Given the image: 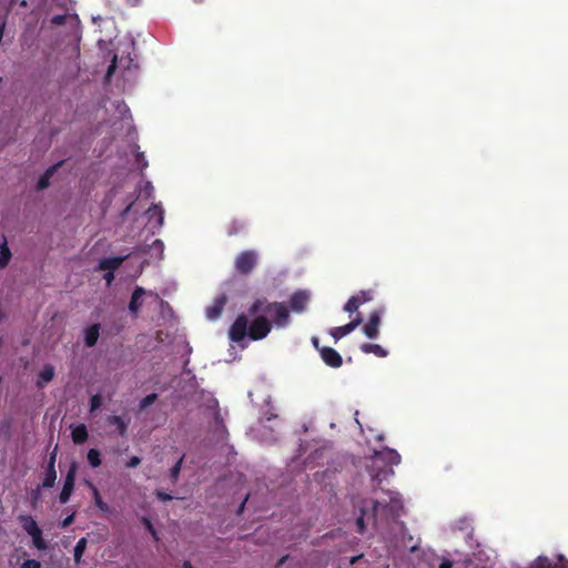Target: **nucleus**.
<instances>
[{
	"instance_id": "nucleus-1",
	"label": "nucleus",
	"mask_w": 568,
	"mask_h": 568,
	"mask_svg": "<svg viewBox=\"0 0 568 568\" xmlns=\"http://www.w3.org/2000/svg\"><path fill=\"white\" fill-rule=\"evenodd\" d=\"M285 327L290 324V310L281 302H270L265 297L256 298L247 310L240 314L229 329L232 342L240 343L246 336L252 341L265 338L272 325Z\"/></svg>"
},
{
	"instance_id": "nucleus-2",
	"label": "nucleus",
	"mask_w": 568,
	"mask_h": 568,
	"mask_svg": "<svg viewBox=\"0 0 568 568\" xmlns=\"http://www.w3.org/2000/svg\"><path fill=\"white\" fill-rule=\"evenodd\" d=\"M388 496H389V500H388V503H386L384 505L379 500L372 501L374 517L377 516L379 508L383 511H386L387 515L393 519H396L400 516V514L403 511V503H402L399 495L397 493L389 491Z\"/></svg>"
},
{
	"instance_id": "nucleus-3",
	"label": "nucleus",
	"mask_w": 568,
	"mask_h": 568,
	"mask_svg": "<svg viewBox=\"0 0 568 568\" xmlns=\"http://www.w3.org/2000/svg\"><path fill=\"white\" fill-rule=\"evenodd\" d=\"M257 265V253L253 250L241 252L235 258V270L242 275L250 274Z\"/></svg>"
},
{
	"instance_id": "nucleus-4",
	"label": "nucleus",
	"mask_w": 568,
	"mask_h": 568,
	"mask_svg": "<svg viewBox=\"0 0 568 568\" xmlns=\"http://www.w3.org/2000/svg\"><path fill=\"white\" fill-rule=\"evenodd\" d=\"M75 473H77V466H75V464H72L67 473L62 490L59 495L60 504H67L69 501V499L73 493V489H74Z\"/></svg>"
},
{
	"instance_id": "nucleus-5",
	"label": "nucleus",
	"mask_w": 568,
	"mask_h": 568,
	"mask_svg": "<svg viewBox=\"0 0 568 568\" xmlns=\"http://www.w3.org/2000/svg\"><path fill=\"white\" fill-rule=\"evenodd\" d=\"M362 322H363V317L361 316V314H357L355 316V318H353L349 323H347L343 326L333 327L331 329L329 334L335 339V342H337L342 337L352 333L357 326H359L362 324Z\"/></svg>"
},
{
	"instance_id": "nucleus-6",
	"label": "nucleus",
	"mask_w": 568,
	"mask_h": 568,
	"mask_svg": "<svg viewBox=\"0 0 568 568\" xmlns=\"http://www.w3.org/2000/svg\"><path fill=\"white\" fill-rule=\"evenodd\" d=\"M320 355L322 361L329 367L338 368L343 364V358L341 354L329 346H323L320 349Z\"/></svg>"
},
{
	"instance_id": "nucleus-7",
	"label": "nucleus",
	"mask_w": 568,
	"mask_h": 568,
	"mask_svg": "<svg viewBox=\"0 0 568 568\" xmlns=\"http://www.w3.org/2000/svg\"><path fill=\"white\" fill-rule=\"evenodd\" d=\"M379 325L381 314L379 312L375 311L371 313L368 322L363 327V332L368 338L374 339L379 334Z\"/></svg>"
},
{
	"instance_id": "nucleus-8",
	"label": "nucleus",
	"mask_w": 568,
	"mask_h": 568,
	"mask_svg": "<svg viewBox=\"0 0 568 568\" xmlns=\"http://www.w3.org/2000/svg\"><path fill=\"white\" fill-rule=\"evenodd\" d=\"M310 296L306 292L297 291L290 297V308L294 312H303L306 308Z\"/></svg>"
},
{
	"instance_id": "nucleus-9",
	"label": "nucleus",
	"mask_w": 568,
	"mask_h": 568,
	"mask_svg": "<svg viewBox=\"0 0 568 568\" xmlns=\"http://www.w3.org/2000/svg\"><path fill=\"white\" fill-rule=\"evenodd\" d=\"M225 304H226V296H225L224 294H222V295L217 296V297L214 300L213 304H212V305H210V306L206 308V312H205L206 317H207L210 321H215V320H217V318L221 316V314H222V312H223V310H224Z\"/></svg>"
},
{
	"instance_id": "nucleus-10",
	"label": "nucleus",
	"mask_w": 568,
	"mask_h": 568,
	"mask_svg": "<svg viewBox=\"0 0 568 568\" xmlns=\"http://www.w3.org/2000/svg\"><path fill=\"white\" fill-rule=\"evenodd\" d=\"M145 295V290L141 286H136L132 292L131 300L129 303V311L134 316H138L139 311L143 303V296Z\"/></svg>"
},
{
	"instance_id": "nucleus-11",
	"label": "nucleus",
	"mask_w": 568,
	"mask_h": 568,
	"mask_svg": "<svg viewBox=\"0 0 568 568\" xmlns=\"http://www.w3.org/2000/svg\"><path fill=\"white\" fill-rule=\"evenodd\" d=\"M212 432L217 443L225 442L227 439L229 433L226 426L224 424L222 416L217 412L214 415V427Z\"/></svg>"
},
{
	"instance_id": "nucleus-12",
	"label": "nucleus",
	"mask_w": 568,
	"mask_h": 568,
	"mask_svg": "<svg viewBox=\"0 0 568 568\" xmlns=\"http://www.w3.org/2000/svg\"><path fill=\"white\" fill-rule=\"evenodd\" d=\"M148 215H149V221L151 223H153V221H154V226L161 227L163 225V223H164V210L162 209V206L160 204H153L148 210Z\"/></svg>"
},
{
	"instance_id": "nucleus-13",
	"label": "nucleus",
	"mask_w": 568,
	"mask_h": 568,
	"mask_svg": "<svg viewBox=\"0 0 568 568\" xmlns=\"http://www.w3.org/2000/svg\"><path fill=\"white\" fill-rule=\"evenodd\" d=\"M100 324L90 325L84 332V344L87 347H93L100 335Z\"/></svg>"
},
{
	"instance_id": "nucleus-14",
	"label": "nucleus",
	"mask_w": 568,
	"mask_h": 568,
	"mask_svg": "<svg viewBox=\"0 0 568 568\" xmlns=\"http://www.w3.org/2000/svg\"><path fill=\"white\" fill-rule=\"evenodd\" d=\"M567 565L568 561L564 556H559V561L555 565L547 557H538L532 568H566Z\"/></svg>"
},
{
	"instance_id": "nucleus-15",
	"label": "nucleus",
	"mask_w": 568,
	"mask_h": 568,
	"mask_svg": "<svg viewBox=\"0 0 568 568\" xmlns=\"http://www.w3.org/2000/svg\"><path fill=\"white\" fill-rule=\"evenodd\" d=\"M72 440L75 445H82L88 440L89 434L84 424L77 425L71 433Z\"/></svg>"
},
{
	"instance_id": "nucleus-16",
	"label": "nucleus",
	"mask_w": 568,
	"mask_h": 568,
	"mask_svg": "<svg viewBox=\"0 0 568 568\" xmlns=\"http://www.w3.org/2000/svg\"><path fill=\"white\" fill-rule=\"evenodd\" d=\"M124 257L115 256L103 258L99 263V268L102 271H115L123 263Z\"/></svg>"
},
{
	"instance_id": "nucleus-17",
	"label": "nucleus",
	"mask_w": 568,
	"mask_h": 568,
	"mask_svg": "<svg viewBox=\"0 0 568 568\" xmlns=\"http://www.w3.org/2000/svg\"><path fill=\"white\" fill-rule=\"evenodd\" d=\"M361 351L365 354H374L377 357H386L388 352L379 344L364 343L361 345Z\"/></svg>"
},
{
	"instance_id": "nucleus-18",
	"label": "nucleus",
	"mask_w": 568,
	"mask_h": 568,
	"mask_svg": "<svg viewBox=\"0 0 568 568\" xmlns=\"http://www.w3.org/2000/svg\"><path fill=\"white\" fill-rule=\"evenodd\" d=\"M19 520L21 523L23 530L29 536L40 530V527L38 526L37 521L31 516L22 515L19 517Z\"/></svg>"
},
{
	"instance_id": "nucleus-19",
	"label": "nucleus",
	"mask_w": 568,
	"mask_h": 568,
	"mask_svg": "<svg viewBox=\"0 0 568 568\" xmlns=\"http://www.w3.org/2000/svg\"><path fill=\"white\" fill-rule=\"evenodd\" d=\"M61 163H57L52 166H50L38 180V183H37V190L39 191H42L44 189H47L50 184V179L52 178V175L54 174L57 168L60 165Z\"/></svg>"
},
{
	"instance_id": "nucleus-20",
	"label": "nucleus",
	"mask_w": 568,
	"mask_h": 568,
	"mask_svg": "<svg viewBox=\"0 0 568 568\" xmlns=\"http://www.w3.org/2000/svg\"><path fill=\"white\" fill-rule=\"evenodd\" d=\"M54 377V368L51 365H45L39 374L37 382L38 387H43L44 384L51 382Z\"/></svg>"
},
{
	"instance_id": "nucleus-21",
	"label": "nucleus",
	"mask_w": 568,
	"mask_h": 568,
	"mask_svg": "<svg viewBox=\"0 0 568 568\" xmlns=\"http://www.w3.org/2000/svg\"><path fill=\"white\" fill-rule=\"evenodd\" d=\"M108 423L116 426L120 436L124 437L126 435L128 424L124 422L122 417L115 415L109 416Z\"/></svg>"
},
{
	"instance_id": "nucleus-22",
	"label": "nucleus",
	"mask_w": 568,
	"mask_h": 568,
	"mask_svg": "<svg viewBox=\"0 0 568 568\" xmlns=\"http://www.w3.org/2000/svg\"><path fill=\"white\" fill-rule=\"evenodd\" d=\"M11 258V252L8 247L7 241L4 240L3 243L0 245V268H4Z\"/></svg>"
},
{
	"instance_id": "nucleus-23",
	"label": "nucleus",
	"mask_w": 568,
	"mask_h": 568,
	"mask_svg": "<svg viewBox=\"0 0 568 568\" xmlns=\"http://www.w3.org/2000/svg\"><path fill=\"white\" fill-rule=\"evenodd\" d=\"M57 480V470L45 468L44 478L41 484L42 488H52Z\"/></svg>"
},
{
	"instance_id": "nucleus-24",
	"label": "nucleus",
	"mask_w": 568,
	"mask_h": 568,
	"mask_svg": "<svg viewBox=\"0 0 568 568\" xmlns=\"http://www.w3.org/2000/svg\"><path fill=\"white\" fill-rule=\"evenodd\" d=\"M245 229V224L242 221L233 220L229 225L226 233L229 236L237 235Z\"/></svg>"
},
{
	"instance_id": "nucleus-25",
	"label": "nucleus",
	"mask_w": 568,
	"mask_h": 568,
	"mask_svg": "<svg viewBox=\"0 0 568 568\" xmlns=\"http://www.w3.org/2000/svg\"><path fill=\"white\" fill-rule=\"evenodd\" d=\"M87 458H88V462H89L90 466L93 467V468L99 467L101 465V463H102L101 454L95 448L89 449Z\"/></svg>"
},
{
	"instance_id": "nucleus-26",
	"label": "nucleus",
	"mask_w": 568,
	"mask_h": 568,
	"mask_svg": "<svg viewBox=\"0 0 568 568\" xmlns=\"http://www.w3.org/2000/svg\"><path fill=\"white\" fill-rule=\"evenodd\" d=\"M85 548H87V539L85 538L79 539L78 542L75 544L74 550H73V556H74L75 562H80V560L85 551Z\"/></svg>"
},
{
	"instance_id": "nucleus-27",
	"label": "nucleus",
	"mask_w": 568,
	"mask_h": 568,
	"mask_svg": "<svg viewBox=\"0 0 568 568\" xmlns=\"http://www.w3.org/2000/svg\"><path fill=\"white\" fill-rule=\"evenodd\" d=\"M30 537L32 538V544L38 550H45L48 548V545L45 540L42 538V530L31 534Z\"/></svg>"
},
{
	"instance_id": "nucleus-28",
	"label": "nucleus",
	"mask_w": 568,
	"mask_h": 568,
	"mask_svg": "<svg viewBox=\"0 0 568 568\" xmlns=\"http://www.w3.org/2000/svg\"><path fill=\"white\" fill-rule=\"evenodd\" d=\"M353 297H355L357 300L359 305H363L373 300L374 292L372 290L361 291L356 295H353Z\"/></svg>"
},
{
	"instance_id": "nucleus-29",
	"label": "nucleus",
	"mask_w": 568,
	"mask_h": 568,
	"mask_svg": "<svg viewBox=\"0 0 568 568\" xmlns=\"http://www.w3.org/2000/svg\"><path fill=\"white\" fill-rule=\"evenodd\" d=\"M184 456H182L171 468L170 470V478L173 483H176L180 476L182 463H183Z\"/></svg>"
},
{
	"instance_id": "nucleus-30",
	"label": "nucleus",
	"mask_w": 568,
	"mask_h": 568,
	"mask_svg": "<svg viewBox=\"0 0 568 568\" xmlns=\"http://www.w3.org/2000/svg\"><path fill=\"white\" fill-rule=\"evenodd\" d=\"M93 497H94V503L100 510H102V511L109 510L108 504L103 501L102 497L100 496L99 490L95 487H93Z\"/></svg>"
},
{
	"instance_id": "nucleus-31",
	"label": "nucleus",
	"mask_w": 568,
	"mask_h": 568,
	"mask_svg": "<svg viewBox=\"0 0 568 568\" xmlns=\"http://www.w3.org/2000/svg\"><path fill=\"white\" fill-rule=\"evenodd\" d=\"M359 306L361 305L358 304L357 300L352 296V297H349V300L344 305V311L346 313L352 314V313L356 312L359 308Z\"/></svg>"
},
{
	"instance_id": "nucleus-32",
	"label": "nucleus",
	"mask_w": 568,
	"mask_h": 568,
	"mask_svg": "<svg viewBox=\"0 0 568 568\" xmlns=\"http://www.w3.org/2000/svg\"><path fill=\"white\" fill-rule=\"evenodd\" d=\"M158 398V395L155 393L146 395L144 398L140 402V409H145L146 407L151 406Z\"/></svg>"
},
{
	"instance_id": "nucleus-33",
	"label": "nucleus",
	"mask_w": 568,
	"mask_h": 568,
	"mask_svg": "<svg viewBox=\"0 0 568 568\" xmlns=\"http://www.w3.org/2000/svg\"><path fill=\"white\" fill-rule=\"evenodd\" d=\"M102 405V398L99 394L92 395L90 398V412H95Z\"/></svg>"
},
{
	"instance_id": "nucleus-34",
	"label": "nucleus",
	"mask_w": 568,
	"mask_h": 568,
	"mask_svg": "<svg viewBox=\"0 0 568 568\" xmlns=\"http://www.w3.org/2000/svg\"><path fill=\"white\" fill-rule=\"evenodd\" d=\"M57 453H58V447L55 446L49 456V460L47 464L48 469H55Z\"/></svg>"
},
{
	"instance_id": "nucleus-35",
	"label": "nucleus",
	"mask_w": 568,
	"mask_h": 568,
	"mask_svg": "<svg viewBox=\"0 0 568 568\" xmlns=\"http://www.w3.org/2000/svg\"><path fill=\"white\" fill-rule=\"evenodd\" d=\"M67 16L65 14H55L51 18V23L54 26H62L65 23Z\"/></svg>"
},
{
	"instance_id": "nucleus-36",
	"label": "nucleus",
	"mask_w": 568,
	"mask_h": 568,
	"mask_svg": "<svg viewBox=\"0 0 568 568\" xmlns=\"http://www.w3.org/2000/svg\"><path fill=\"white\" fill-rule=\"evenodd\" d=\"M155 496L158 499L162 500V501H169V500H172L173 499V496L169 493H165L163 490H160L158 489L155 491Z\"/></svg>"
},
{
	"instance_id": "nucleus-37",
	"label": "nucleus",
	"mask_w": 568,
	"mask_h": 568,
	"mask_svg": "<svg viewBox=\"0 0 568 568\" xmlns=\"http://www.w3.org/2000/svg\"><path fill=\"white\" fill-rule=\"evenodd\" d=\"M357 532L363 534L365 531L366 525L364 521V511L362 510V515L356 519Z\"/></svg>"
},
{
	"instance_id": "nucleus-38",
	"label": "nucleus",
	"mask_w": 568,
	"mask_h": 568,
	"mask_svg": "<svg viewBox=\"0 0 568 568\" xmlns=\"http://www.w3.org/2000/svg\"><path fill=\"white\" fill-rule=\"evenodd\" d=\"M22 568H41V564L40 561L36 560V559H27L22 566Z\"/></svg>"
},
{
	"instance_id": "nucleus-39",
	"label": "nucleus",
	"mask_w": 568,
	"mask_h": 568,
	"mask_svg": "<svg viewBox=\"0 0 568 568\" xmlns=\"http://www.w3.org/2000/svg\"><path fill=\"white\" fill-rule=\"evenodd\" d=\"M388 454L390 456V463L397 465L400 462L399 454L394 449H388Z\"/></svg>"
},
{
	"instance_id": "nucleus-40",
	"label": "nucleus",
	"mask_w": 568,
	"mask_h": 568,
	"mask_svg": "<svg viewBox=\"0 0 568 568\" xmlns=\"http://www.w3.org/2000/svg\"><path fill=\"white\" fill-rule=\"evenodd\" d=\"M141 464V459L138 456H132L129 462L126 463V467L134 468L138 467Z\"/></svg>"
},
{
	"instance_id": "nucleus-41",
	"label": "nucleus",
	"mask_w": 568,
	"mask_h": 568,
	"mask_svg": "<svg viewBox=\"0 0 568 568\" xmlns=\"http://www.w3.org/2000/svg\"><path fill=\"white\" fill-rule=\"evenodd\" d=\"M141 521H142L143 526L145 527V529H146L149 532H150L151 530H153L154 526H153V524H152V521L150 520V518H149V517L143 516V517L141 518Z\"/></svg>"
},
{
	"instance_id": "nucleus-42",
	"label": "nucleus",
	"mask_w": 568,
	"mask_h": 568,
	"mask_svg": "<svg viewBox=\"0 0 568 568\" xmlns=\"http://www.w3.org/2000/svg\"><path fill=\"white\" fill-rule=\"evenodd\" d=\"M73 520H74V514H71L61 521V527L67 528L68 526H70L73 523Z\"/></svg>"
},
{
	"instance_id": "nucleus-43",
	"label": "nucleus",
	"mask_w": 568,
	"mask_h": 568,
	"mask_svg": "<svg viewBox=\"0 0 568 568\" xmlns=\"http://www.w3.org/2000/svg\"><path fill=\"white\" fill-rule=\"evenodd\" d=\"M136 162H138L139 165H141V169H144L145 166H148V163L144 160L143 153H138Z\"/></svg>"
},
{
	"instance_id": "nucleus-44",
	"label": "nucleus",
	"mask_w": 568,
	"mask_h": 568,
	"mask_svg": "<svg viewBox=\"0 0 568 568\" xmlns=\"http://www.w3.org/2000/svg\"><path fill=\"white\" fill-rule=\"evenodd\" d=\"M312 344H313V346H314L318 352H320V349L323 347V346H321V345H320V339H318V337H316V336L312 337Z\"/></svg>"
},
{
	"instance_id": "nucleus-45",
	"label": "nucleus",
	"mask_w": 568,
	"mask_h": 568,
	"mask_svg": "<svg viewBox=\"0 0 568 568\" xmlns=\"http://www.w3.org/2000/svg\"><path fill=\"white\" fill-rule=\"evenodd\" d=\"M453 567V564L450 560L448 559H444L440 565H439V568H452Z\"/></svg>"
},
{
	"instance_id": "nucleus-46",
	"label": "nucleus",
	"mask_w": 568,
	"mask_h": 568,
	"mask_svg": "<svg viewBox=\"0 0 568 568\" xmlns=\"http://www.w3.org/2000/svg\"><path fill=\"white\" fill-rule=\"evenodd\" d=\"M150 534H151L152 538L154 539V541L160 540L159 532L156 531L155 528H153V530H151Z\"/></svg>"
},
{
	"instance_id": "nucleus-47",
	"label": "nucleus",
	"mask_w": 568,
	"mask_h": 568,
	"mask_svg": "<svg viewBox=\"0 0 568 568\" xmlns=\"http://www.w3.org/2000/svg\"><path fill=\"white\" fill-rule=\"evenodd\" d=\"M104 277L110 283L114 278L113 271H109Z\"/></svg>"
},
{
	"instance_id": "nucleus-48",
	"label": "nucleus",
	"mask_w": 568,
	"mask_h": 568,
	"mask_svg": "<svg viewBox=\"0 0 568 568\" xmlns=\"http://www.w3.org/2000/svg\"><path fill=\"white\" fill-rule=\"evenodd\" d=\"M183 568H193L192 564L189 560H185L182 565Z\"/></svg>"
},
{
	"instance_id": "nucleus-49",
	"label": "nucleus",
	"mask_w": 568,
	"mask_h": 568,
	"mask_svg": "<svg viewBox=\"0 0 568 568\" xmlns=\"http://www.w3.org/2000/svg\"><path fill=\"white\" fill-rule=\"evenodd\" d=\"M126 2L131 6H136L140 2V0H126Z\"/></svg>"
},
{
	"instance_id": "nucleus-50",
	"label": "nucleus",
	"mask_w": 568,
	"mask_h": 568,
	"mask_svg": "<svg viewBox=\"0 0 568 568\" xmlns=\"http://www.w3.org/2000/svg\"><path fill=\"white\" fill-rule=\"evenodd\" d=\"M114 63H115V60L112 62V64L109 67L108 69V73H111L114 69Z\"/></svg>"
},
{
	"instance_id": "nucleus-51",
	"label": "nucleus",
	"mask_w": 568,
	"mask_h": 568,
	"mask_svg": "<svg viewBox=\"0 0 568 568\" xmlns=\"http://www.w3.org/2000/svg\"><path fill=\"white\" fill-rule=\"evenodd\" d=\"M399 526H400L402 531L405 532L406 531L405 524L403 521H400Z\"/></svg>"
},
{
	"instance_id": "nucleus-52",
	"label": "nucleus",
	"mask_w": 568,
	"mask_h": 568,
	"mask_svg": "<svg viewBox=\"0 0 568 568\" xmlns=\"http://www.w3.org/2000/svg\"><path fill=\"white\" fill-rule=\"evenodd\" d=\"M244 506H245V500H244V501L241 504V506L239 507V513L243 511Z\"/></svg>"
},
{
	"instance_id": "nucleus-53",
	"label": "nucleus",
	"mask_w": 568,
	"mask_h": 568,
	"mask_svg": "<svg viewBox=\"0 0 568 568\" xmlns=\"http://www.w3.org/2000/svg\"><path fill=\"white\" fill-rule=\"evenodd\" d=\"M409 549H410V551L413 552V551L417 550V546H416V545H414V546L409 547Z\"/></svg>"
},
{
	"instance_id": "nucleus-54",
	"label": "nucleus",
	"mask_w": 568,
	"mask_h": 568,
	"mask_svg": "<svg viewBox=\"0 0 568 568\" xmlns=\"http://www.w3.org/2000/svg\"><path fill=\"white\" fill-rule=\"evenodd\" d=\"M406 539H408L409 541L413 540V537L410 535L406 536Z\"/></svg>"
},
{
	"instance_id": "nucleus-55",
	"label": "nucleus",
	"mask_w": 568,
	"mask_h": 568,
	"mask_svg": "<svg viewBox=\"0 0 568 568\" xmlns=\"http://www.w3.org/2000/svg\"><path fill=\"white\" fill-rule=\"evenodd\" d=\"M406 539H408L409 541L413 540V537L410 535L406 536Z\"/></svg>"
},
{
	"instance_id": "nucleus-56",
	"label": "nucleus",
	"mask_w": 568,
	"mask_h": 568,
	"mask_svg": "<svg viewBox=\"0 0 568 568\" xmlns=\"http://www.w3.org/2000/svg\"><path fill=\"white\" fill-rule=\"evenodd\" d=\"M130 207H131L130 205L126 206V209L124 210V213H126L130 210Z\"/></svg>"
},
{
	"instance_id": "nucleus-57",
	"label": "nucleus",
	"mask_w": 568,
	"mask_h": 568,
	"mask_svg": "<svg viewBox=\"0 0 568 568\" xmlns=\"http://www.w3.org/2000/svg\"><path fill=\"white\" fill-rule=\"evenodd\" d=\"M154 243L162 245V242L160 240H156Z\"/></svg>"
}]
</instances>
